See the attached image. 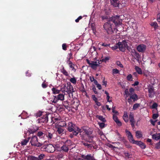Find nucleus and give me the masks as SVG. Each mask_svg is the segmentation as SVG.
I'll return each mask as SVG.
<instances>
[{
	"instance_id": "41",
	"label": "nucleus",
	"mask_w": 160,
	"mask_h": 160,
	"mask_svg": "<svg viewBox=\"0 0 160 160\" xmlns=\"http://www.w3.org/2000/svg\"><path fill=\"white\" fill-rule=\"evenodd\" d=\"M96 50V48L94 46H92L90 48V49L89 51L90 52H93V51H95Z\"/></svg>"
},
{
	"instance_id": "62",
	"label": "nucleus",
	"mask_w": 160,
	"mask_h": 160,
	"mask_svg": "<svg viewBox=\"0 0 160 160\" xmlns=\"http://www.w3.org/2000/svg\"><path fill=\"white\" fill-rule=\"evenodd\" d=\"M89 78L91 82H93L95 80L93 77H90Z\"/></svg>"
},
{
	"instance_id": "17",
	"label": "nucleus",
	"mask_w": 160,
	"mask_h": 160,
	"mask_svg": "<svg viewBox=\"0 0 160 160\" xmlns=\"http://www.w3.org/2000/svg\"><path fill=\"white\" fill-rule=\"evenodd\" d=\"M111 3L115 7H117L119 5L118 0H111Z\"/></svg>"
},
{
	"instance_id": "8",
	"label": "nucleus",
	"mask_w": 160,
	"mask_h": 160,
	"mask_svg": "<svg viewBox=\"0 0 160 160\" xmlns=\"http://www.w3.org/2000/svg\"><path fill=\"white\" fill-rule=\"evenodd\" d=\"M44 149L47 152L50 153L53 152L55 150L54 146L51 144L45 146L44 147Z\"/></svg>"
},
{
	"instance_id": "22",
	"label": "nucleus",
	"mask_w": 160,
	"mask_h": 160,
	"mask_svg": "<svg viewBox=\"0 0 160 160\" xmlns=\"http://www.w3.org/2000/svg\"><path fill=\"white\" fill-rule=\"evenodd\" d=\"M130 97L134 101L137 100L138 99V96L136 94L130 95Z\"/></svg>"
},
{
	"instance_id": "1",
	"label": "nucleus",
	"mask_w": 160,
	"mask_h": 160,
	"mask_svg": "<svg viewBox=\"0 0 160 160\" xmlns=\"http://www.w3.org/2000/svg\"><path fill=\"white\" fill-rule=\"evenodd\" d=\"M122 20L119 19V16H116L111 17L108 21L105 23L104 25V28L107 32L109 34H111L113 33L117 32L118 30L115 27L117 28L121 26Z\"/></svg>"
},
{
	"instance_id": "55",
	"label": "nucleus",
	"mask_w": 160,
	"mask_h": 160,
	"mask_svg": "<svg viewBox=\"0 0 160 160\" xmlns=\"http://www.w3.org/2000/svg\"><path fill=\"white\" fill-rule=\"evenodd\" d=\"M62 48L64 50H66V46L65 44L64 43L62 45Z\"/></svg>"
},
{
	"instance_id": "10",
	"label": "nucleus",
	"mask_w": 160,
	"mask_h": 160,
	"mask_svg": "<svg viewBox=\"0 0 160 160\" xmlns=\"http://www.w3.org/2000/svg\"><path fill=\"white\" fill-rule=\"evenodd\" d=\"M146 47L144 44H140L138 46L137 49V50L140 52H144L146 49Z\"/></svg>"
},
{
	"instance_id": "32",
	"label": "nucleus",
	"mask_w": 160,
	"mask_h": 160,
	"mask_svg": "<svg viewBox=\"0 0 160 160\" xmlns=\"http://www.w3.org/2000/svg\"><path fill=\"white\" fill-rule=\"evenodd\" d=\"M105 93L107 95V101L109 102H111L109 100V99L110 98V97L109 96V93L106 91H105Z\"/></svg>"
},
{
	"instance_id": "42",
	"label": "nucleus",
	"mask_w": 160,
	"mask_h": 160,
	"mask_svg": "<svg viewBox=\"0 0 160 160\" xmlns=\"http://www.w3.org/2000/svg\"><path fill=\"white\" fill-rule=\"evenodd\" d=\"M42 112L39 111L35 115L37 117H40L42 114Z\"/></svg>"
},
{
	"instance_id": "33",
	"label": "nucleus",
	"mask_w": 160,
	"mask_h": 160,
	"mask_svg": "<svg viewBox=\"0 0 160 160\" xmlns=\"http://www.w3.org/2000/svg\"><path fill=\"white\" fill-rule=\"evenodd\" d=\"M37 135L40 138H42L44 137V134L42 132L40 131L38 132Z\"/></svg>"
},
{
	"instance_id": "13",
	"label": "nucleus",
	"mask_w": 160,
	"mask_h": 160,
	"mask_svg": "<svg viewBox=\"0 0 160 160\" xmlns=\"http://www.w3.org/2000/svg\"><path fill=\"white\" fill-rule=\"evenodd\" d=\"M125 132L130 142L132 143L133 142H134V140L133 138L131 132L128 131L127 130H126Z\"/></svg>"
},
{
	"instance_id": "54",
	"label": "nucleus",
	"mask_w": 160,
	"mask_h": 160,
	"mask_svg": "<svg viewBox=\"0 0 160 160\" xmlns=\"http://www.w3.org/2000/svg\"><path fill=\"white\" fill-rule=\"evenodd\" d=\"M150 122L153 125H155V122H156V120H150Z\"/></svg>"
},
{
	"instance_id": "25",
	"label": "nucleus",
	"mask_w": 160,
	"mask_h": 160,
	"mask_svg": "<svg viewBox=\"0 0 160 160\" xmlns=\"http://www.w3.org/2000/svg\"><path fill=\"white\" fill-rule=\"evenodd\" d=\"M96 118H98L99 120L102 122H106L105 118L102 116L97 115L96 116Z\"/></svg>"
},
{
	"instance_id": "39",
	"label": "nucleus",
	"mask_w": 160,
	"mask_h": 160,
	"mask_svg": "<svg viewBox=\"0 0 160 160\" xmlns=\"http://www.w3.org/2000/svg\"><path fill=\"white\" fill-rule=\"evenodd\" d=\"M47 136L48 139H51L52 138L53 135L52 133H48Z\"/></svg>"
},
{
	"instance_id": "2",
	"label": "nucleus",
	"mask_w": 160,
	"mask_h": 160,
	"mask_svg": "<svg viewBox=\"0 0 160 160\" xmlns=\"http://www.w3.org/2000/svg\"><path fill=\"white\" fill-rule=\"evenodd\" d=\"M68 129L70 132L73 131V134L75 135H77L81 131V129L71 122H69Z\"/></svg>"
},
{
	"instance_id": "31",
	"label": "nucleus",
	"mask_w": 160,
	"mask_h": 160,
	"mask_svg": "<svg viewBox=\"0 0 160 160\" xmlns=\"http://www.w3.org/2000/svg\"><path fill=\"white\" fill-rule=\"evenodd\" d=\"M112 74L113 75L118 74L119 73V71L116 68L113 69L112 70Z\"/></svg>"
},
{
	"instance_id": "57",
	"label": "nucleus",
	"mask_w": 160,
	"mask_h": 160,
	"mask_svg": "<svg viewBox=\"0 0 160 160\" xmlns=\"http://www.w3.org/2000/svg\"><path fill=\"white\" fill-rule=\"evenodd\" d=\"M96 86L97 88H98L99 89L101 90L102 89V86L100 84L98 83Z\"/></svg>"
},
{
	"instance_id": "3",
	"label": "nucleus",
	"mask_w": 160,
	"mask_h": 160,
	"mask_svg": "<svg viewBox=\"0 0 160 160\" xmlns=\"http://www.w3.org/2000/svg\"><path fill=\"white\" fill-rule=\"evenodd\" d=\"M30 143L32 146L38 147L42 145V143L38 142V138L36 136H33L31 138Z\"/></svg>"
},
{
	"instance_id": "60",
	"label": "nucleus",
	"mask_w": 160,
	"mask_h": 160,
	"mask_svg": "<svg viewBox=\"0 0 160 160\" xmlns=\"http://www.w3.org/2000/svg\"><path fill=\"white\" fill-rule=\"evenodd\" d=\"M139 84V82L138 81H135L134 84H133L132 85L133 86H136L138 85Z\"/></svg>"
},
{
	"instance_id": "20",
	"label": "nucleus",
	"mask_w": 160,
	"mask_h": 160,
	"mask_svg": "<svg viewBox=\"0 0 160 160\" xmlns=\"http://www.w3.org/2000/svg\"><path fill=\"white\" fill-rule=\"evenodd\" d=\"M52 93L54 94H58L61 91L60 90L58 89L57 88H53L52 89Z\"/></svg>"
},
{
	"instance_id": "16",
	"label": "nucleus",
	"mask_w": 160,
	"mask_h": 160,
	"mask_svg": "<svg viewBox=\"0 0 160 160\" xmlns=\"http://www.w3.org/2000/svg\"><path fill=\"white\" fill-rule=\"evenodd\" d=\"M35 132V131L34 130L31 128H28V130L27 131H25L24 134L25 135L24 136V137L25 138L27 136H29L30 134L33 133Z\"/></svg>"
},
{
	"instance_id": "61",
	"label": "nucleus",
	"mask_w": 160,
	"mask_h": 160,
	"mask_svg": "<svg viewBox=\"0 0 160 160\" xmlns=\"http://www.w3.org/2000/svg\"><path fill=\"white\" fill-rule=\"evenodd\" d=\"M109 45H110L109 44H105L104 43H103L102 44V46L106 47H107V46H109Z\"/></svg>"
},
{
	"instance_id": "30",
	"label": "nucleus",
	"mask_w": 160,
	"mask_h": 160,
	"mask_svg": "<svg viewBox=\"0 0 160 160\" xmlns=\"http://www.w3.org/2000/svg\"><path fill=\"white\" fill-rule=\"evenodd\" d=\"M140 104L136 103L133 105L132 109L134 110H136L140 106Z\"/></svg>"
},
{
	"instance_id": "45",
	"label": "nucleus",
	"mask_w": 160,
	"mask_h": 160,
	"mask_svg": "<svg viewBox=\"0 0 160 160\" xmlns=\"http://www.w3.org/2000/svg\"><path fill=\"white\" fill-rule=\"evenodd\" d=\"M30 160H38V158L34 156H31L30 157Z\"/></svg>"
},
{
	"instance_id": "18",
	"label": "nucleus",
	"mask_w": 160,
	"mask_h": 160,
	"mask_svg": "<svg viewBox=\"0 0 160 160\" xmlns=\"http://www.w3.org/2000/svg\"><path fill=\"white\" fill-rule=\"evenodd\" d=\"M70 59L67 61V63L69 65L70 67L72 69V70L74 72L76 71V69L74 68V65L69 60Z\"/></svg>"
},
{
	"instance_id": "6",
	"label": "nucleus",
	"mask_w": 160,
	"mask_h": 160,
	"mask_svg": "<svg viewBox=\"0 0 160 160\" xmlns=\"http://www.w3.org/2000/svg\"><path fill=\"white\" fill-rule=\"evenodd\" d=\"M64 100V95L63 94H59L58 95L54 96L53 100L52 102L54 103H57L58 100L62 101Z\"/></svg>"
},
{
	"instance_id": "23",
	"label": "nucleus",
	"mask_w": 160,
	"mask_h": 160,
	"mask_svg": "<svg viewBox=\"0 0 160 160\" xmlns=\"http://www.w3.org/2000/svg\"><path fill=\"white\" fill-rule=\"evenodd\" d=\"M136 136L137 138H140L142 137V134L141 132L138 131L136 132Z\"/></svg>"
},
{
	"instance_id": "5",
	"label": "nucleus",
	"mask_w": 160,
	"mask_h": 160,
	"mask_svg": "<svg viewBox=\"0 0 160 160\" xmlns=\"http://www.w3.org/2000/svg\"><path fill=\"white\" fill-rule=\"evenodd\" d=\"M119 49L122 51H124L126 48L128 47V44L125 41H123L122 42H118Z\"/></svg>"
},
{
	"instance_id": "43",
	"label": "nucleus",
	"mask_w": 160,
	"mask_h": 160,
	"mask_svg": "<svg viewBox=\"0 0 160 160\" xmlns=\"http://www.w3.org/2000/svg\"><path fill=\"white\" fill-rule=\"evenodd\" d=\"M72 87L71 86H69V90H68L66 91L68 93L72 92Z\"/></svg>"
},
{
	"instance_id": "48",
	"label": "nucleus",
	"mask_w": 160,
	"mask_h": 160,
	"mask_svg": "<svg viewBox=\"0 0 160 160\" xmlns=\"http://www.w3.org/2000/svg\"><path fill=\"white\" fill-rule=\"evenodd\" d=\"M158 116V114L155 113L153 115L152 118L153 119H156Z\"/></svg>"
},
{
	"instance_id": "7",
	"label": "nucleus",
	"mask_w": 160,
	"mask_h": 160,
	"mask_svg": "<svg viewBox=\"0 0 160 160\" xmlns=\"http://www.w3.org/2000/svg\"><path fill=\"white\" fill-rule=\"evenodd\" d=\"M87 62L90 67L93 69H95L100 64L98 61H90L88 59H87Z\"/></svg>"
},
{
	"instance_id": "40",
	"label": "nucleus",
	"mask_w": 160,
	"mask_h": 160,
	"mask_svg": "<svg viewBox=\"0 0 160 160\" xmlns=\"http://www.w3.org/2000/svg\"><path fill=\"white\" fill-rule=\"evenodd\" d=\"M62 72L66 76H68V72L65 70L64 69H63L62 70Z\"/></svg>"
},
{
	"instance_id": "29",
	"label": "nucleus",
	"mask_w": 160,
	"mask_h": 160,
	"mask_svg": "<svg viewBox=\"0 0 160 160\" xmlns=\"http://www.w3.org/2000/svg\"><path fill=\"white\" fill-rule=\"evenodd\" d=\"M63 131V129L61 127L57 128V132L58 133L60 134L62 133Z\"/></svg>"
},
{
	"instance_id": "11",
	"label": "nucleus",
	"mask_w": 160,
	"mask_h": 160,
	"mask_svg": "<svg viewBox=\"0 0 160 160\" xmlns=\"http://www.w3.org/2000/svg\"><path fill=\"white\" fill-rule=\"evenodd\" d=\"M82 157L85 160H96L93 156L91 154H88L87 155H82Z\"/></svg>"
},
{
	"instance_id": "35",
	"label": "nucleus",
	"mask_w": 160,
	"mask_h": 160,
	"mask_svg": "<svg viewBox=\"0 0 160 160\" xmlns=\"http://www.w3.org/2000/svg\"><path fill=\"white\" fill-rule=\"evenodd\" d=\"M98 124L101 128H102L105 127V125L103 122H98Z\"/></svg>"
},
{
	"instance_id": "36",
	"label": "nucleus",
	"mask_w": 160,
	"mask_h": 160,
	"mask_svg": "<svg viewBox=\"0 0 160 160\" xmlns=\"http://www.w3.org/2000/svg\"><path fill=\"white\" fill-rule=\"evenodd\" d=\"M111 48L113 50H116L117 49L119 48V45L118 44V43L116 44L114 46L112 47H111Z\"/></svg>"
},
{
	"instance_id": "27",
	"label": "nucleus",
	"mask_w": 160,
	"mask_h": 160,
	"mask_svg": "<svg viewBox=\"0 0 160 160\" xmlns=\"http://www.w3.org/2000/svg\"><path fill=\"white\" fill-rule=\"evenodd\" d=\"M155 29H156L158 27L157 23L156 22H152L150 24Z\"/></svg>"
},
{
	"instance_id": "38",
	"label": "nucleus",
	"mask_w": 160,
	"mask_h": 160,
	"mask_svg": "<svg viewBox=\"0 0 160 160\" xmlns=\"http://www.w3.org/2000/svg\"><path fill=\"white\" fill-rule=\"evenodd\" d=\"M125 94L126 95V97H127L129 96H130V93L129 92L128 89H126L125 91Z\"/></svg>"
},
{
	"instance_id": "56",
	"label": "nucleus",
	"mask_w": 160,
	"mask_h": 160,
	"mask_svg": "<svg viewBox=\"0 0 160 160\" xmlns=\"http://www.w3.org/2000/svg\"><path fill=\"white\" fill-rule=\"evenodd\" d=\"M85 132H86V133L87 134V135L88 136L90 134H91L92 132H88V131L87 130H85Z\"/></svg>"
},
{
	"instance_id": "12",
	"label": "nucleus",
	"mask_w": 160,
	"mask_h": 160,
	"mask_svg": "<svg viewBox=\"0 0 160 160\" xmlns=\"http://www.w3.org/2000/svg\"><path fill=\"white\" fill-rule=\"evenodd\" d=\"M129 118L130 122H131V125L132 127H134L135 121L134 118V115L132 113H130L129 115Z\"/></svg>"
},
{
	"instance_id": "64",
	"label": "nucleus",
	"mask_w": 160,
	"mask_h": 160,
	"mask_svg": "<svg viewBox=\"0 0 160 160\" xmlns=\"http://www.w3.org/2000/svg\"><path fill=\"white\" fill-rule=\"evenodd\" d=\"M96 104L98 106H100L101 105V104L100 102H98L97 101L95 102Z\"/></svg>"
},
{
	"instance_id": "58",
	"label": "nucleus",
	"mask_w": 160,
	"mask_h": 160,
	"mask_svg": "<svg viewBox=\"0 0 160 160\" xmlns=\"http://www.w3.org/2000/svg\"><path fill=\"white\" fill-rule=\"evenodd\" d=\"M107 85V81H105L104 80L102 81V85H104L105 87Z\"/></svg>"
},
{
	"instance_id": "4",
	"label": "nucleus",
	"mask_w": 160,
	"mask_h": 160,
	"mask_svg": "<svg viewBox=\"0 0 160 160\" xmlns=\"http://www.w3.org/2000/svg\"><path fill=\"white\" fill-rule=\"evenodd\" d=\"M115 107H112V112L113 113V119L118 125L119 126H120L122 125V123L117 118V116L118 115V113L117 111L115 110Z\"/></svg>"
},
{
	"instance_id": "37",
	"label": "nucleus",
	"mask_w": 160,
	"mask_h": 160,
	"mask_svg": "<svg viewBox=\"0 0 160 160\" xmlns=\"http://www.w3.org/2000/svg\"><path fill=\"white\" fill-rule=\"evenodd\" d=\"M127 79L128 81H132V76L131 74L128 75L127 77Z\"/></svg>"
},
{
	"instance_id": "14",
	"label": "nucleus",
	"mask_w": 160,
	"mask_h": 160,
	"mask_svg": "<svg viewBox=\"0 0 160 160\" xmlns=\"http://www.w3.org/2000/svg\"><path fill=\"white\" fill-rule=\"evenodd\" d=\"M48 121V117L47 115H45L43 118L41 117L40 119L37 121L38 123H41L47 122Z\"/></svg>"
},
{
	"instance_id": "19",
	"label": "nucleus",
	"mask_w": 160,
	"mask_h": 160,
	"mask_svg": "<svg viewBox=\"0 0 160 160\" xmlns=\"http://www.w3.org/2000/svg\"><path fill=\"white\" fill-rule=\"evenodd\" d=\"M152 138L153 139L156 140H158L160 139V133H156L152 135Z\"/></svg>"
},
{
	"instance_id": "50",
	"label": "nucleus",
	"mask_w": 160,
	"mask_h": 160,
	"mask_svg": "<svg viewBox=\"0 0 160 160\" xmlns=\"http://www.w3.org/2000/svg\"><path fill=\"white\" fill-rule=\"evenodd\" d=\"M157 20L158 22L160 24V14H159L158 15Z\"/></svg>"
},
{
	"instance_id": "63",
	"label": "nucleus",
	"mask_w": 160,
	"mask_h": 160,
	"mask_svg": "<svg viewBox=\"0 0 160 160\" xmlns=\"http://www.w3.org/2000/svg\"><path fill=\"white\" fill-rule=\"evenodd\" d=\"M42 87L43 88H46L47 87V86L45 83H43L42 84Z\"/></svg>"
},
{
	"instance_id": "26",
	"label": "nucleus",
	"mask_w": 160,
	"mask_h": 160,
	"mask_svg": "<svg viewBox=\"0 0 160 160\" xmlns=\"http://www.w3.org/2000/svg\"><path fill=\"white\" fill-rule=\"evenodd\" d=\"M30 139V138H28V139H23L21 142V144L22 146L25 145H26L27 143L28 142L29 139Z\"/></svg>"
},
{
	"instance_id": "49",
	"label": "nucleus",
	"mask_w": 160,
	"mask_h": 160,
	"mask_svg": "<svg viewBox=\"0 0 160 160\" xmlns=\"http://www.w3.org/2000/svg\"><path fill=\"white\" fill-rule=\"evenodd\" d=\"M129 91L130 95L133 94V92H134V89L132 88H131L129 89Z\"/></svg>"
},
{
	"instance_id": "24",
	"label": "nucleus",
	"mask_w": 160,
	"mask_h": 160,
	"mask_svg": "<svg viewBox=\"0 0 160 160\" xmlns=\"http://www.w3.org/2000/svg\"><path fill=\"white\" fill-rule=\"evenodd\" d=\"M123 119L126 122H127L128 121V115L127 113L126 112L124 113L123 116Z\"/></svg>"
},
{
	"instance_id": "51",
	"label": "nucleus",
	"mask_w": 160,
	"mask_h": 160,
	"mask_svg": "<svg viewBox=\"0 0 160 160\" xmlns=\"http://www.w3.org/2000/svg\"><path fill=\"white\" fill-rule=\"evenodd\" d=\"M92 98L93 100H94L95 101V102H96L98 100L97 98L95 97V95H92Z\"/></svg>"
},
{
	"instance_id": "28",
	"label": "nucleus",
	"mask_w": 160,
	"mask_h": 160,
	"mask_svg": "<svg viewBox=\"0 0 160 160\" xmlns=\"http://www.w3.org/2000/svg\"><path fill=\"white\" fill-rule=\"evenodd\" d=\"M61 149L62 150L67 152L68 150V148L66 145H64L61 147Z\"/></svg>"
},
{
	"instance_id": "34",
	"label": "nucleus",
	"mask_w": 160,
	"mask_h": 160,
	"mask_svg": "<svg viewBox=\"0 0 160 160\" xmlns=\"http://www.w3.org/2000/svg\"><path fill=\"white\" fill-rule=\"evenodd\" d=\"M70 81L72 83L74 84H75L76 83V79L75 78H71L70 80Z\"/></svg>"
},
{
	"instance_id": "46",
	"label": "nucleus",
	"mask_w": 160,
	"mask_h": 160,
	"mask_svg": "<svg viewBox=\"0 0 160 160\" xmlns=\"http://www.w3.org/2000/svg\"><path fill=\"white\" fill-rule=\"evenodd\" d=\"M110 58L109 57H106L102 59V61L103 62H106L107 61L109 60Z\"/></svg>"
},
{
	"instance_id": "15",
	"label": "nucleus",
	"mask_w": 160,
	"mask_h": 160,
	"mask_svg": "<svg viewBox=\"0 0 160 160\" xmlns=\"http://www.w3.org/2000/svg\"><path fill=\"white\" fill-rule=\"evenodd\" d=\"M132 143L138 145L142 149H144L146 148L145 144L140 141H135L133 142Z\"/></svg>"
},
{
	"instance_id": "53",
	"label": "nucleus",
	"mask_w": 160,
	"mask_h": 160,
	"mask_svg": "<svg viewBox=\"0 0 160 160\" xmlns=\"http://www.w3.org/2000/svg\"><path fill=\"white\" fill-rule=\"evenodd\" d=\"M155 148L157 149H159L160 148V142H159L156 145Z\"/></svg>"
},
{
	"instance_id": "44",
	"label": "nucleus",
	"mask_w": 160,
	"mask_h": 160,
	"mask_svg": "<svg viewBox=\"0 0 160 160\" xmlns=\"http://www.w3.org/2000/svg\"><path fill=\"white\" fill-rule=\"evenodd\" d=\"M116 64L118 66H119L121 68L123 67L121 63L119 61H117L116 62Z\"/></svg>"
},
{
	"instance_id": "47",
	"label": "nucleus",
	"mask_w": 160,
	"mask_h": 160,
	"mask_svg": "<svg viewBox=\"0 0 160 160\" xmlns=\"http://www.w3.org/2000/svg\"><path fill=\"white\" fill-rule=\"evenodd\" d=\"M144 75L146 76L147 77H148L149 76H150L151 73L150 72H146L144 73Z\"/></svg>"
},
{
	"instance_id": "21",
	"label": "nucleus",
	"mask_w": 160,
	"mask_h": 160,
	"mask_svg": "<svg viewBox=\"0 0 160 160\" xmlns=\"http://www.w3.org/2000/svg\"><path fill=\"white\" fill-rule=\"evenodd\" d=\"M135 69L136 71L139 74H142V71L141 69L139 68L138 67L135 66Z\"/></svg>"
},
{
	"instance_id": "52",
	"label": "nucleus",
	"mask_w": 160,
	"mask_h": 160,
	"mask_svg": "<svg viewBox=\"0 0 160 160\" xmlns=\"http://www.w3.org/2000/svg\"><path fill=\"white\" fill-rule=\"evenodd\" d=\"M158 106V105L157 103H153L152 104V108H156Z\"/></svg>"
},
{
	"instance_id": "59",
	"label": "nucleus",
	"mask_w": 160,
	"mask_h": 160,
	"mask_svg": "<svg viewBox=\"0 0 160 160\" xmlns=\"http://www.w3.org/2000/svg\"><path fill=\"white\" fill-rule=\"evenodd\" d=\"M82 18V16H79L77 19H76L75 22H79V20L81 19Z\"/></svg>"
},
{
	"instance_id": "9",
	"label": "nucleus",
	"mask_w": 160,
	"mask_h": 160,
	"mask_svg": "<svg viewBox=\"0 0 160 160\" xmlns=\"http://www.w3.org/2000/svg\"><path fill=\"white\" fill-rule=\"evenodd\" d=\"M149 96V97H152L153 96L154 94V88L152 85H149L148 88Z\"/></svg>"
}]
</instances>
